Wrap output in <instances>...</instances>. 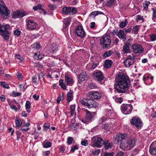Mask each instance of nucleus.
<instances>
[{
    "label": "nucleus",
    "instance_id": "1",
    "mask_svg": "<svg viewBox=\"0 0 156 156\" xmlns=\"http://www.w3.org/2000/svg\"><path fill=\"white\" fill-rule=\"evenodd\" d=\"M115 90L119 93H125L129 89L130 80L125 75H119L115 78Z\"/></svg>",
    "mask_w": 156,
    "mask_h": 156
},
{
    "label": "nucleus",
    "instance_id": "2",
    "mask_svg": "<svg viewBox=\"0 0 156 156\" xmlns=\"http://www.w3.org/2000/svg\"><path fill=\"white\" fill-rule=\"evenodd\" d=\"M136 140L135 139L130 138L123 142L120 146V148L123 150H129L133 148L135 146Z\"/></svg>",
    "mask_w": 156,
    "mask_h": 156
},
{
    "label": "nucleus",
    "instance_id": "3",
    "mask_svg": "<svg viewBox=\"0 0 156 156\" xmlns=\"http://www.w3.org/2000/svg\"><path fill=\"white\" fill-rule=\"evenodd\" d=\"M10 28L8 24L2 25L0 23V35L4 40L8 41L9 38L10 33L7 30Z\"/></svg>",
    "mask_w": 156,
    "mask_h": 156
},
{
    "label": "nucleus",
    "instance_id": "4",
    "mask_svg": "<svg viewBox=\"0 0 156 156\" xmlns=\"http://www.w3.org/2000/svg\"><path fill=\"white\" fill-rule=\"evenodd\" d=\"M100 43L103 48L109 47L111 44V40L109 33H107L100 39Z\"/></svg>",
    "mask_w": 156,
    "mask_h": 156
},
{
    "label": "nucleus",
    "instance_id": "5",
    "mask_svg": "<svg viewBox=\"0 0 156 156\" xmlns=\"http://www.w3.org/2000/svg\"><path fill=\"white\" fill-rule=\"evenodd\" d=\"M104 143V141L102 138L96 136L92 138L91 145L92 147L99 148L103 145Z\"/></svg>",
    "mask_w": 156,
    "mask_h": 156
},
{
    "label": "nucleus",
    "instance_id": "6",
    "mask_svg": "<svg viewBox=\"0 0 156 156\" xmlns=\"http://www.w3.org/2000/svg\"><path fill=\"white\" fill-rule=\"evenodd\" d=\"M130 122L132 125L135 126L137 129H140L143 124L141 119L137 116L133 117L131 120Z\"/></svg>",
    "mask_w": 156,
    "mask_h": 156
},
{
    "label": "nucleus",
    "instance_id": "7",
    "mask_svg": "<svg viewBox=\"0 0 156 156\" xmlns=\"http://www.w3.org/2000/svg\"><path fill=\"white\" fill-rule=\"evenodd\" d=\"M127 136L126 134L118 133L115 136H114V142L115 144L120 143L123 140L125 139Z\"/></svg>",
    "mask_w": 156,
    "mask_h": 156
},
{
    "label": "nucleus",
    "instance_id": "8",
    "mask_svg": "<svg viewBox=\"0 0 156 156\" xmlns=\"http://www.w3.org/2000/svg\"><path fill=\"white\" fill-rule=\"evenodd\" d=\"M121 109L123 114L127 115L131 113L133 106L130 104H122L121 106Z\"/></svg>",
    "mask_w": 156,
    "mask_h": 156
},
{
    "label": "nucleus",
    "instance_id": "9",
    "mask_svg": "<svg viewBox=\"0 0 156 156\" xmlns=\"http://www.w3.org/2000/svg\"><path fill=\"white\" fill-rule=\"evenodd\" d=\"M75 34L78 36L83 38L85 36V32L81 25L77 26L74 30Z\"/></svg>",
    "mask_w": 156,
    "mask_h": 156
},
{
    "label": "nucleus",
    "instance_id": "10",
    "mask_svg": "<svg viewBox=\"0 0 156 156\" xmlns=\"http://www.w3.org/2000/svg\"><path fill=\"white\" fill-rule=\"evenodd\" d=\"M62 11L63 14H65L73 15L77 12V10L75 8L69 7H63Z\"/></svg>",
    "mask_w": 156,
    "mask_h": 156
},
{
    "label": "nucleus",
    "instance_id": "11",
    "mask_svg": "<svg viewBox=\"0 0 156 156\" xmlns=\"http://www.w3.org/2000/svg\"><path fill=\"white\" fill-rule=\"evenodd\" d=\"M132 48L133 50V51L135 53H142L144 51L143 48L140 44L138 43L133 44Z\"/></svg>",
    "mask_w": 156,
    "mask_h": 156
},
{
    "label": "nucleus",
    "instance_id": "12",
    "mask_svg": "<svg viewBox=\"0 0 156 156\" xmlns=\"http://www.w3.org/2000/svg\"><path fill=\"white\" fill-rule=\"evenodd\" d=\"M88 97L90 99L97 100L100 98L101 97V94L99 92L92 91L88 93Z\"/></svg>",
    "mask_w": 156,
    "mask_h": 156
},
{
    "label": "nucleus",
    "instance_id": "13",
    "mask_svg": "<svg viewBox=\"0 0 156 156\" xmlns=\"http://www.w3.org/2000/svg\"><path fill=\"white\" fill-rule=\"evenodd\" d=\"M135 57L133 55H129L124 61L125 66L126 67H129L132 65L134 62V60L135 59Z\"/></svg>",
    "mask_w": 156,
    "mask_h": 156
},
{
    "label": "nucleus",
    "instance_id": "14",
    "mask_svg": "<svg viewBox=\"0 0 156 156\" xmlns=\"http://www.w3.org/2000/svg\"><path fill=\"white\" fill-rule=\"evenodd\" d=\"M26 15V12L24 11L20 10L13 12L12 17L14 18H22Z\"/></svg>",
    "mask_w": 156,
    "mask_h": 156
},
{
    "label": "nucleus",
    "instance_id": "15",
    "mask_svg": "<svg viewBox=\"0 0 156 156\" xmlns=\"http://www.w3.org/2000/svg\"><path fill=\"white\" fill-rule=\"evenodd\" d=\"M93 76L95 80L100 83L103 80L104 77L103 73L100 71H98L95 73Z\"/></svg>",
    "mask_w": 156,
    "mask_h": 156
},
{
    "label": "nucleus",
    "instance_id": "16",
    "mask_svg": "<svg viewBox=\"0 0 156 156\" xmlns=\"http://www.w3.org/2000/svg\"><path fill=\"white\" fill-rule=\"evenodd\" d=\"M93 113L89 112L87 110L86 111V116L85 120H82V122L84 123H87L91 122L93 118Z\"/></svg>",
    "mask_w": 156,
    "mask_h": 156
},
{
    "label": "nucleus",
    "instance_id": "17",
    "mask_svg": "<svg viewBox=\"0 0 156 156\" xmlns=\"http://www.w3.org/2000/svg\"><path fill=\"white\" fill-rule=\"evenodd\" d=\"M36 23L34 21L29 20L28 21L26 25L28 30H32L35 29L36 27Z\"/></svg>",
    "mask_w": 156,
    "mask_h": 156
},
{
    "label": "nucleus",
    "instance_id": "18",
    "mask_svg": "<svg viewBox=\"0 0 156 156\" xmlns=\"http://www.w3.org/2000/svg\"><path fill=\"white\" fill-rule=\"evenodd\" d=\"M79 80L81 81L87 80L89 77L85 71H83L78 76Z\"/></svg>",
    "mask_w": 156,
    "mask_h": 156
},
{
    "label": "nucleus",
    "instance_id": "19",
    "mask_svg": "<svg viewBox=\"0 0 156 156\" xmlns=\"http://www.w3.org/2000/svg\"><path fill=\"white\" fill-rule=\"evenodd\" d=\"M0 13L6 16H8L10 14L9 11L7 7L4 6V4L3 5H1L0 6Z\"/></svg>",
    "mask_w": 156,
    "mask_h": 156
},
{
    "label": "nucleus",
    "instance_id": "20",
    "mask_svg": "<svg viewBox=\"0 0 156 156\" xmlns=\"http://www.w3.org/2000/svg\"><path fill=\"white\" fill-rule=\"evenodd\" d=\"M89 101V105L88 106V108H96L98 106V103L93 100L90 99Z\"/></svg>",
    "mask_w": 156,
    "mask_h": 156
},
{
    "label": "nucleus",
    "instance_id": "21",
    "mask_svg": "<svg viewBox=\"0 0 156 156\" xmlns=\"http://www.w3.org/2000/svg\"><path fill=\"white\" fill-rule=\"evenodd\" d=\"M130 45V43L128 42L126 43L124 45L123 47L122 51L124 53H127L130 52L129 46Z\"/></svg>",
    "mask_w": 156,
    "mask_h": 156
},
{
    "label": "nucleus",
    "instance_id": "22",
    "mask_svg": "<svg viewBox=\"0 0 156 156\" xmlns=\"http://www.w3.org/2000/svg\"><path fill=\"white\" fill-rule=\"evenodd\" d=\"M119 37L123 40V41H125L126 39V35L124 32L121 30H120L118 33Z\"/></svg>",
    "mask_w": 156,
    "mask_h": 156
},
{
    "label": "nucleus",
    "instance_id": "23",
    "mask_svg": "<svg viewBox=\"0 0 156 156\" xmlns=\"http://www.w3.org/2000/svg\"><path fill=\"white\" fill-rule=\"evenodd\" d=\"M58 46L57 45L53 43L50 48V51L52 53H54L58 50Z\"/></svg>",
    "mask_w": 156,
    "mask_h": 156
},
{
    "label": "nucleus",
    "instance_id": "24",
    "mask_svg": "<svg viewBox=\"0 0 156 156\" xmlns=\"http://www.w3.org/2000/svg\"><path fill=\"white\" fill-rule=\"evenodd\" d=\"M73 91L71 90H70L67 93V100L68 102H70L72 100L73 97Z\"/></svg>",
    "mask_w": 156,
    "mask_h": 156
},
{
    "label": "nucleus",
    "instance_id": "25",
    "mask_svg": "<svg viewBox=\"0 0 156 156\" xmlns=\"http://www.w3.org/2000/svg\"><path fill=\"white\" fill-rule=\"evenodd\" d=\"M113 63L112 61L111 60H105L104 62V66L107 68H109L111 67Z\"/></svg>",
    "mask_w": 156,
    "mask_h": 156
},
{
    "label": "nucleus",
    "instance_id": "26",
    "mask_svg": "<svg viewBox=\"0 0 156 156\" xmlns=\"http://www.w3.org/2000/svg\"><path fill=\"white\" fill-rule=\"evenodd\" d=\"M149 152L151 155L156 156V147H152L151 145L149 147Z\"/></svg>",
    "mask_w": 156,
    "mask_h": 156
},
{
    "label": "nucleus",
    "instance_id": "27",
    "mask_svg": "<svg viewBox=\"0 0 156 156\" xmlns=\"http://www.w3.org/2000/svg\"><path fill=\"white\" fill-rule=\"evenodd\" d=\"M90 99L84 98L81 100L80 101L81 103L83 105L87 106L88 107V106L89 105V101H90Z\"/></svg>",
    "mask_w": 156,
    "mask_h": 156
},
{
    "label": "nucleus",
    "instance_id": "28",
    "mask_svg": "<svg viewBox=\"0 0 156 156\" xmlns=\"http://www.w3.org/2000/svg\"><path fill=\"white\" fill-rule=\"evenodd\" d=\"M43 147L44 148H48L50 147L52 145L51 143L49 142L44 141L42 144Z\"/></svg>",
    "mask_w": 156,
    "mask_h": 156
},
{
    "label": "nucleus",
    "instance_id": "29",
    "mask_svg": "<svg viewBox=\"0 0 156 156\" xmlns=\"http://www.w3.org/2000/svg\"><path fill=\"white\" fill-rule=\"evenodd\" d=\"M104 147L106 149L108 150L112 147V145L111 143L109 142L108 140H106L105 142L104 141Z\"/></svg>",
    "mask_w": 156,
    "mask_h": 156
},
{
    "label": "nucleus",
    "instance_id": "30",
    "mask_svg": "<svg viewBox=\"0 0 156 156\" xmlns=\"http://www.w3.org/2000/svg\"><path fill=\"white\" fill-rule=\"evenodd\" d=\"M65 81L67 84H70L73 82L72 78L66 75H65Z\"/></svg>",
    "mask_w": 156,
    "mask_h": 156
},
{
    "label": "nucleus",
    "instance_id": "31",
    "mask_svg": "<svg viewBox=\"0 0 156 156\" xmlns=\"http://www.w3.org/2000/svg\"><path fill=\"white\" fill-rule=\"evenodd\" d=\"M128 21L126 19L124 21L121 22L119 25L120 27L121 28H123L125 27L128 24Z\"/></svg>",
    "mask_w": 156,
    "mask_h": 156
},
{
    "label": "nucleus",
    "instance_id": "32",
    "mask_svg": "<svg viewBox=\"0 0 156 156\" xmlns=\"http://www.w3.org/2000/svg\"><path fill=\"white\" fill-rule=\"evenodd\" d=\"M139 25H136L134 27H133V28L132 29V30L133 31L134 34H136L139 30Z\"/></svg>",
    "mask_w": 156,
    "mask_h": 156
},
{
    "label": "nucleus",
    "instance_id": "33",
    "mask_svg": "<svg viewBox=\"0 0 156 156\" xmlns=\"http://www.w3.org/2000/svg\"><path fill=\"white\" fill-rule=\"evenodd\" d=\"M99 14H104V13L101 11H95L92 12L90 14V16L91 15H94V17H95V16Z\"/></svg>",
    "mask_w": 156,
    "mask_h": 156
},
{
    "label": "nucleus",
    "instance_id": "34",
    "mask_svg": "<svg viewBox=\"0 0 156 156\" xmlns=\"http://www.w3.org/2000/svg\"><path fill=\"white\" fill-rule=\"evenodd\" d=\"M43 127L44 130L45 131H47L48 129H50V124L48 122L45 123L43 125Z\"/></svg>",
    "mask_w": 156,
    "mask_h": 156
},
{
    "label": "nucleus",
    "instance_id": "35",
    "mask_svg": "<svg viewBox=\"0 0 156 156\" xmlns=\"http://www.w3.org/2000/svg\"><path fill=\"white\" fill-rule=\"evenodd\" d=\"M112 53V51L111 50H109L108 51L105 52L103 54L104 58L110 56L111 55Z\"/></svg>",
    "mask_w": 156,
    "mask_h": 156
},
{
    "label": "nucleus",
    "instance_id": "36",
    "mask_svg": "<svg viewBox=\"0 0 156 156\" xmlns=\"http://www.w3.org/2000/svg\"><path fill=\"white\" fill-rule=\"evenodd\" d=\"M115 0H108L106 3V5L108 7H110L114 4Z\"/></svg>",
    "mask_w": 156,
    "mask_h": 156
},
{
    "label": "nucleus",
    "instance_id": "37",
    "mask_svg": "<svg viewBox=\"0 0 156 156\" xmlns=\"http://www.w3.org/2000/svg\"><path fill=\"white\" fill-rule=\"evenodd\" d=\"M62 82L63 80L60 79L59 81V85L63 89L65 90L66 88V87L65 84L63 83Z\"/></svg>",
    "mask_w": 156,
    "mask_h": 156
},
{
    "label": "nucleus",
    "instance_id": "38",
    "mask_svg": "<svg viewBox=\"0 0 156 156\" xmlns=\"http://www.w3.org/2000/svg\"><path fill=\"white\" fill-rule=\"evenodd\" d=\"M0 83H1V85L3 88L7 89H9V84L5 82H0Z\"/></svg>",
    "mask_w": 156,
    "mask_h": 156
},
{
    "label": "nucleus",
    "instance_id": "39",
    "mask_svg": "<svg viewBox=\"0 0 156 156\" xmlns=\"http://www.w3.org/2000/svg\"><path fill=\"white\" fill-rule=\"evenodd\" d=\"M21 33V31L18 29H17L13 31L14 35L17 37L19 36L20 35Z\"/></svg>",
    "mask_w": 156,
    "mask_h": 156
},
{
    "label": "nucleus",
    "instance_id": "40",
    "mask_svg": "<svg viewBox=\"0 0 156 156\" xmlns=\"http://www.w3.org/2000/svg\"><path fill=\"white\" fill-rule=\"evenodd\" d=\"M89 87L91 89H95L97 87L96 84L94 83H90L89 84Z\"/></svg>",
    "mask_w": 156,
    "mask_h": 156
},
{
    "label": "nucleus",
    "instance_id": "41",
    "mask_svg": "<svg viewBox=\"0 0 156 156\" xmlns=\"http://www.w3.org/2000/svg\"><path fill=\"white\" fill-rule=\"evenodd\" d=\"M75 107L74 105H71L70 107V113L71 115H74V112L75 111Z\"/></svg>",
    "mask_w": 156,
    "mask_h": 156
},
{
    "label": "nucleus",
    "instance_id": "42",
    "mask_svg": "<svg viewBox=\"0 0 156 156\" xmlns=\"http://www.w3.org/2000/svg\"><path fill=\"white\" fill-rule=\"evenodd\" d=\"M12 96L13 97L20 96L21 95V93L19 92H15L13 91L12 93Z\"/></svg>",
    "mask_w": 156,
    "mask_h": 156
},
{
    "label": "nucleus",
    "instance_id": "43",
    "mask_svg": "<svg viewBox=\"0 0 156 156\" xmlns=\"http://www.w3.org/2000/svg\"><path fill=\"white\" fill-rule=\"evenodd\" d=\"M15 122L16 126L18 127H19L22 124L21 121L19 119H16Z\"/></svg>",
    "mask_w": 156,
    "mask_h": 156
},
{
    "label": "nucleus",
    "instance_id": "44",
    "mask_svg": "<svg viewBox=\"0 0 156 156\" xmlns=\"http://www.w3.org/2000/svg\"><path fill=\"white\" fill-rule=\"evenodd\" d=\"M78 146L77 145H75L74 146L72 147L70 150V152L73 153L74 152L75 150H78Z\"/></svg>",
    "mask_w": 156,
    "mask_h": 156
},
{
    "label": "nucleus",
    "instance_id": "45",
    "mask_svg": "<svg viewBox=\"0 0 156 156\" xmlns=\"http://www.w3.org/2000/svg\"><path fill=\"white\" fill-rule=\"evenodd\" d=\"M25 107L27 109H29L30 108L31 105L29 101H26L25 104Z\"/></svg>",
    "mask_w": 156,
    "mask_h": 156
},
{
    "label": "nucleus",
    "instance_id": "46",
    "mask_svg": "<svg viewBox=\"0 0 156 156\" xmlns=\"http://www.w3.org/2000/svg\"><path fill=\"white\" fill-rule=\"evenodd\" d=\"M150 2L149 1H146L145 3L144 4V9L147 10L148 5L150 4Z\"/></svg>",
    "mask_w": 156,
    "mask_h": 156
},
{
    "label": "nucleus",
    "instance_id": "47",
    "mask_svg": "<svg viewBox=\"0 0 156 156\" xmlns=\"http://www.w3.org/2000/svg\"><path fill=\"white\" fill-rule=\"evenodd\" d=\"M73 140V138L72 137H68L67 139V143L69 145L71 144Z\"/></svg>",
    "mask_w": 156,
    "mask_h": 156
},
{
    "label": "nucleus",
    "instance_id": "48",
    "mask_svg": "<svg viewBox=\"0 0 156 156\" xmlns=\"http://www.w3.org/2000/svg\"><path fill=\"white\" fill-rule=\"evenodd\" d=\"M150 38L152 41H154L156 40V35L152 34L150 35Z\"/></svg>",
    "mask_w": 156,
    "mask_h": 156
},
{
    "label": "nucleus",
    "instance_id": "49",
    "mask_svg": "<svg viewBox=\"0 0 156 156\" xmlns=\"http://www.w3.org/2000/svg\"><path fill=\"white\" fill-rule=\"evenodd\" d=\"M48 6L50 10H54L56 8V6L54 5L49 4Z\"/></svg>",
    "mask_w": 156,
    "mask_h": 156
},
{
    "label": "nucleus",
    "instance_id": "50",
    "mask_svg": "<svg viewBox=\"0 0 156 156\" xmlns=\"http://www.w3.org/2000/svg\"><path fill=\"white\" fill-rule=\"evenodd\" d=\"M15 56L16 58L20 60V62H21L23 60V58L19 54H16Z\"/></svg>",
    "mask_w": 156,
    "mask_h": 156
},
{
    "label": "nucleus",
    "instance_id": "51",
    "mask_svg": "<svg viewBox=\"0 0 156 156\" xmlns=\"http://www.w3.org/2000/svg\"><path fill=\"white\" fill-rule=\"evenodd\" d=\"M138 152L139 150L138 149H135L132 151V154L133 156L135 155L138 153Z\"/></svg>",
    "mask_w": 156,
    "mask_h": 156
},
{
    "label": "nucleus",
    "instance_id": "52",
    "mask_svg": "<svg viewBox=\"0 0 156 156\" xmlns=\"http://www.w3.org/2000/svg\"><path fill=\"white\" fill-rule=\"evenodd\" d=\"M81 144L83 146H87L88 144V141L87 140H84L81 141Z\"/></svg>",
    "mask_w": 156,
    "mask_h": 156
},
{
    "label": "nucleus",
    "instance_id": "53",
    "mask_svg": "<svg viewBox=\"0 0 156 156\" xmlns=\"http://www.w3.org/2000/svg\"><path fill=\"white\" fill-rule=\"evenodd\" d=\"M42 5L40 4H38L37 6L34 7L33 8V9L34 10H37L38 9H41Z\"/></svg>",
    "mask_w": 156,
    "mask_h": 156
},
{
    "label": "nucleus",
    "instance_id": "54",
    "mask_svg": "<svg viewBox=\"0 0 156 156\" xmlns=\"http://www.w3.org/2000/svg\"><path fill=\"white\" fill-rule=\"evenodd\" d=\"M63 99V97L62 95H60L57 98V103H59Z\"/></svg>",
    "mask_w": 156,
    "mask_h": 156
},
{
    "label": "nucleus",
    "instance_id": "55",
    "mask_svg": "<svg viewBox=\"0 0 156 156\" xmlns=\"http://www.w3.org/2000/svg\"><path fill=\"white\" fill-rule=\"evenodd\" d=\"M152 10L153 11V16L152 19L154 20L156 17V9L152 8Z\"/></svg>",
    "mask_w": 156,
    "mask_h": 156
},
{
    "label": "nucleus",
    "instance_id": "56",
    "mask_svg": "<svg viewBox=\"0 0 156 156\" xmlns=\"http://www.w3.org/2000/svg\"><path fill=\"white\" fill-rule=\"evenodd\" d=\"M24 127L23 126L20 127V130L23 133L27 131L29 129L28 127L24 128Z\"/></svg>",
    "mask_w": 156,
    "mask_h": 156
},
{
    "label": "nucleus",
    "instance_id": "57",
    "mask_svg": "<svg viewBox=\"0 0 156 156\" xmlns=\"http://www.w3.org/2000/svg\"><path fill=\"white\" fill-rule=\"evenodd\" d=\"M114 153L113 152L108 153L104 152L103 154L104 156H113Z\"/></svg>",
    "mask_w": 156,
    "mask_h": 156
},
{
    "label": "nucleus",
    "instance_id": "58",
    "mask_svg": "<svg viewBox=\"0 0 156 156\" xmlns=\"http://www.w3.org/2000/svg\"><path fill=\"white\" fill-rule=\"evenodd\" d=\"M59 151L60 152L63 153L65 151V148L63 145H61L59 147Z\"/></svg>",
    "mask_w": 156,
    "mask_h": 156
},
{
    "label": "nucleus",
    "instance_id": "59",
    "mask_svg": "<svg viewBox=\"0 0 156 156\" xmlns=\"http://www.w3.org/2000/svg\"><path fill=\"white\" fill-rule=\"evenodd\" d=\"M124 154L122 151H119L117 153L116 156H124Z\"/></svg>",
    "mask_w": 156,
    "mask_h": 156
},
{
    "label": "nucleus",
    "instance_id": "60",
    "mask_svg": "<svg viewBox=\"0 0 156 156\" xmlns=\"http://www.w3.org/2000/svg\"><path fill=\"white\" fill-rule=\"evenodd\" d=\"M100 152V150L99 149L95 150L93 151L92 153L94 155H98Z\"/></svg>",
    "mask_w": 156,
    "mask_h": 156
},
{
    "label": "nucleus",
    "instance_id": "61",
    "mask_svg": "<svg viewBox=\"0 0 156 156\" xmlns=\"http://www.w3.org/2000/svg\"><path fill=\"white\" fill-rule=\"evenodd\" d=\"M124 30H125V33L127 34L128 33H129L131 32V30H132V27H131L127 29H124Z\"/></svg>",
    "mask_w": 156,
    "mask_h": 156
},
{
    "label": "nucleus",
    "instance_id": "62",
    "mask_svg": "<svg viewBox=\"0 0 156 156\" xmlns=\"http://www.w3.org/2000/svg\"><path fill=\"white\" fill-rule=\"evenodd\" d=\"M37 76L36 75H34L32 77V80L33 82L36 83L37 81Z\"/></svg>",
    "mask_w": 156,
    "mask_h": 156
},
{
    "label": "nucleus",
    "instance_id": "63",
    "mask_svg": "<svg viewBox=\"0 0 156 156\" xmlns=\"http://www.w3.org/2000/svg\"><path fill=\"white\" fill-rule=\"evenodd\" d=\"M115 101L117 102H119V103H121L122 102L123 100L122 98H117L115 99Z\"/></svg>",
    "mask_w": 156,
    "mask_h": 156
},
{
    "label": "nucleus",
    "instance_id": "64",
    "mask_svg": "<svg viewBox=\"0 0 156 156\" xmlns=\"http://www.w3.org/2000/svg\"><path fill=\"white\" fill-rule=\"evenodd\" d=\"M50 153V151H44L43 152V156H47Z\"/></svg>",
    "mask_w": 156,
    "mask_h": 156
}]
</instances>
